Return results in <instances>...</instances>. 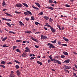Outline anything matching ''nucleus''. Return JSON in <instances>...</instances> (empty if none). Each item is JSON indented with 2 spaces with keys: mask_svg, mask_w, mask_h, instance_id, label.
<instances>
[{
  "mask_svg": "<svg viewBox=\"0 0 77 77\" xmlns=\"http://www.w3.org/2000/svg\"><path fill=\"white\" fill-rule=\"evenodd\" d=\"M65 6H66V7H67V8H69V7H70V5L68 4H66L65 5Z\"/></svg>",
  "mask_w": 77,
  "mask_h": 77,
  "instance_id": "obj_42",
  "label": "nucleus"
},
{
  "mask_svg": "<svg viewBox=\"0 0 77 77\" xmlns=\"http://www.w3.org/2000/svg\"><path fill=\"white\" fill-rule=\"evenodd\" d=\"M6 24H7V26H8V27H11V24L9 23H6Z\"/></svg>",
  "mask_w": 77,
  "mask_h": 77,
  "instance_id": "obj_20",
  "label": "nucleus"
},
{
  "mask_svg": "<svg viewBox=\"0 0 77 77\" xmlns=\"http://www.w3.org/2000/svg\"><path fill=\"white\" fill-rule=\"evenodd\" d=\"M50 21V22H51V23H52L53 22V20L51 18H50L49 19Z\"/></svg>",
  "mask_w": 77,
  "mask_h": 77,
  "instance_id": "obj_49",
  "label": "nucleus"
},
{
  "mask_svg": "<svg viewBox=\"0 0 77 77\" xmlns=\"http://www.w3.org/2000/svg\"><path fill=\"white\" fill-rule=\"evenodd\" d=\"M49 59H50L51 60V61H52L53 60V58L51 57V55H50L49 57Z\"/></svg>",
  "mask_w": 77,
  "mask_h": 77,
  "instance_id": "obj_25",
  "label": "nucleus"
},
{
  "mask_svg": "<svg viewBox=\"0 0 77 77\" xmlns=\"http://www.w3.org/2000/svg\"><path fill=\"white\" fill-rule=\"evenodd\" d=\"M50 7L48 6V7H45V8H47V9H50Z\"/></svg>",
  "mask_w": 77,
  "mask_h": 77,
  "instance_id": "obj_61",
  "label": "nucleus"
},
{
  "mask_svg": "<svg viewBox=\"0 0 77 77\" xmlns=\"http://www.w3.org/2000/svg\"><path fill=\"white\" fill-rule=\"evenodd\" d=\"M16 6L17 8H21L23 6V5L21 4L20 3H17L15 5Z\"/></svg>",
  "mask_w": 77,
  "mask_h": 77,
  "instance_id": "obj_4",
  "label": "nucleus"
},
{
  "mask_svg": "<svg viewBox=\"0 0 77 77\" xmlns=\"http://www.w3.org/2000/svg\"><path fill=\"white\" fill-rule=\"evenodd\" d=\"M58 45H61V42H58Z\"/></svg>",
  "mask_w": 77,
  "mask_h": 77,
  "instance_id": "obj_56",
  "label": "nucleus"
},
{
  "mask_svg": "<svg viewBox=\"0 0 77 77\" xmlns=\"http://www.w3.org/2000/svg\"><path fill=\"white\" fill-rule=\"evenodd\" d=\"M17 48V46H13V50H14L15 49H16Z\"/></svg>",
  "mask_w": 77,
  "mask_h": 77,
  "instance_id": "obj_35",
  "label": "nucleus"
},
{
  "mask_svg": "<svg viewBox=\"0 0 77 77\" xmlns=\"http://www.w3.org/2000/svg\"><path fill=\"white\" fill-rule=\"evenodd\" d=\"M16 51L17 52H18V53H21V51L19 50V49H16Z\"/></svg>",
  "mask_w": 77,
  "mask_h": 77,
  "instance_id": "obj_32",
  "label": "nucleus"
},
{
  "mask_svg": "<svg viewBox=\"0 0 77 77\" xmlns=\"http://www.w3.org/2000/svg\"><path fill=\"white\" fill-rule=\"evenodd\" d=\"M69 61H70L69 59L66 60H65V62L66 63H68L69 62Z\"/></svg>",
  "mask_w": 77,
  "mask_h": 77,
  "instance_id": "obj_11",
  "label": "nucleus"
},
{
  "mask_svg": "<svg viewBox=\"0 0 77 77\" xmlns=\"http://www.w3.org/2000/svg\"><path fill=\"white\" fill-rule=\"evenodd\" d=\"M74 66L75 67V68H76V69H77V66L76 64H74Z\"/></svg>",
  "mask_w": 77,
  "mask_h": 77,
  "instance_id": "obj_59",
  "label": "nucleus"
},
{
  "mask_svg": "<svg viewBox=\"0 0 77 77\" xmlns=\"http://www.w3.org/2000/svg\"><path fill=\"white\" fill-rule=\"evenodd\" d=\"M12 63L11 62H9L8 63H7V64L8 65H9V64H10V65L12 64Z\"/></svg>",
  "mask_w": 77,
  "mask_h": 77,
  "instance_id": "obj_55",
  "label": "nucleus"
},
{
  "mask_svg": "<svg viewBox=\"0 0 77 77\" xmlns=\"http://www.w3.org/2000/svg\"><path fill=\"white\" fill-rule=\"evenodd\" d=\"M48 63H50V62H51V60L49 59L48 60Z\"/></svg>",
  "mask_w": 77,
  "mask_h": 77,
  "instance_id": "obj_54",
  "label": "nucleus"
},
{
  "mask_svg": "<svg viewBox=\"0 0 77 77\" xmlns=\"http://www.w3.org/2000/svg\"><path fill=\"white\" fill-rule=\"evenodd\" d=\"M47 45L48 46H49V48H55V47L51 43H48L47 44Z\"/></svg>",
  "mask_w": 77,
  "mask_h": 77,
  "instance_id": "obj_3",
  "label": "nucleus"
},
{
  "mask_svg": "<svg viewBox=\"0 0 77 77\" xmlns=\"http://www.w3.org/2000/svg\"><path fill=\"white\" fill-rule=\"evenodd\" d=\"M22 40H19L16 41V42H21Z\"/></svg>",
  "mask_w": 77,
  "mask_h": 77,
  "instance_id": "obj_41",
  "label": "nucleus"
},
{
  "mask_svg": "<svg viewBox=\"0 0 77 77\" xmlns=\"http://www.w3.org/2000/svg\"><path fill=\"white\" fill-rule=\"evenodd\" d=\"M47 38V36H45L44 35L42 34L41 35V39H45Z\"/></svg>",
  "mask_w": 77,
  "mask_h": 77,
  "instance_id": "obj_5",
  "label": "nucleus"
},
{
  "mask_svg": "<svg viewBox=\"0 0 77 77\" xmlns=\"http://www.w3.org/2000/svg\"><path fill=\"white\" fill-rule=\"evenodd\" d=\"M10 76H10L9 77H15V75L13 74H11Z\"/></svg>",
  "mask_w": 77,
  "mask_h": 77,
  "instance_id": "obj_29",
  "label": "nucleus"
},
{
  "mask_svg": "<svg viewBox=\"0 0 77 77\" xmlns=\"http://www.w3.org/2000/svg\"><path fill=\"white\" fill-rule=\"evenodd\" d=\"M61 57V58H65V55H61L60 56Z\"/></svg>",
  "mask_w": 77,
  "mask_h": 77,
  "instance_id": "obj_44",
  "label": "nucleus"
},
{
  "mask_svg": "<svg viewBox=\"0 0 77 77\" xmlns=\"http://www.w3.org/2000/svg\"><path fill=\"white\" fill-rule=\"evenodd\" d=\"M29 36H31V39L32 40H33V41H35V42H38L37 39L34 38L32 36L30 35Z\"/></svg>",
  "mask_w": 77,
  "mask_h": 77,
  "instance_id": "obj_6",
  "label": "nucleus"
},
{
  "mask_svg": "<svg viewBox=\"0 0 77 77\" xmlns=\"http://www.w3.org/2000/svg\"><path fill=\"white\" fill-rule=\"evenodd\" d=\"M40 33H41V32H36L35 33V34H36V35H37V34L38 35V34H39Z\"/></svg>",
  "mask_w": 77,
  "mask_h": 77,
  "instance_id": "obj_47",
  "label": "nucleus"
},
{
  "mask_svg": "<svg viewBox=\"0 0 77 77\" xmlns=\"http://www.w3.org/2000/svg\"><path fill=\"white\" fill-rule=\"evenodd\" d=\"M35 4L36 5H37V6H38V8H41V5H40V4H39V3H37V2H35Z\"/></svg>",
  "mask_w": 77,
  "mask_h": 77,
  "instance_id": "obj_10",
  "label": "nucleus"
},
{
  "mask_svg": "<svg viewBox=\"0 0 77 77\" xmlns=\"http://www.w3.org/2000/svg\"><path fill=\"white\" fill-rule=\"evenodd\" d=\"M57 60H55V58H54L53 59V60H52V61L53 62V61H54L55 62V63H57V62H56V61Z\"/></svg>",
  "mask_w": 77,
  "mask_h": 77,
  "instance_id": "obj_28",
  "label": "nucleus"
},
{
  "mask_svg": "<svg viewBox=\"0 0 77 77\" xmlns=\"http://www.w3.org/2000/svg\"><path fill=\"white\" fill-rule=\"evenodd\" d=\"M19 25H20V26H24V24H23L22 22L21 21H19Z\"/></svg>",
  "mask_w": 77,
  "mask_h": 77,
  "instance_id": "obj_17",
  "label": "nucleus"
},
{
  "mask_svg": "<svg viewBox=\"0 0 77 77\" xmlns=\"http://www.w3.org/2000/svg\"><path fill=\"white\" fill-rule=\"evenodd\" d=\"M14 62H16V63H17L20 64V62L19 61H17V60H15L14 61Z\"/></svg>",
  "mask_w": 77,
  "mask_h": 77,
  "instance_id": "obj_34",
  "label": "nucleus"
},
{
  "mask_svg": "<svg viewBox=\"0 0 77 77\" xmlns=\"http://www.w3.org/2000/svg\"><path fill=\"white\" fill-rule=\"evenodd\" d=\"M6 62L4 61H2L1 62V65H3V64H5Z\"/></svg>",
  "mask_w": 77,
  "mask_h": 77,
  "instance_id": "obj_18",
  "label": "nucleus"
},
{
  "mask_svg": "<svg viewBox=\"0 0 77 77\" xmlns=\"http://www.w3.org/2000/svg\"><path fill=\"white\" fill-rule=\"evenodd\" d=\"M73 53L74 54H77V53L75 52H73Z\"/></svg>",
  "mask_w": 77,
  "mask_h": 77,
  "instance_id": "obj_64",
  "label": "nucleus"
},
{
  "mask_svg": "<svg viewBox=\"0 0 77 77\" xmlns=\"http://www.w3.org/2000/svg\"><path fill=\"white\" fill-rule=\"evenodd\" d=\"M37 63L38 64H39L41 65H42V62H41L40 61H37Z\"/></svg>",
  "mask_w": 77,
  "mask_h": 77,
  "instance_id": "obj_19",
  "label": "nucleus"
},
{
  "mask_svg": "<svg viewBox=\"0 0 77 77\" xmlns=\"http://www.w3.org/2000/svg\"><path fill=\"white\" fill-rule=\"evenodd\" d=\"M34 59V58H33V57H32L30 58V60H32V59Z\"/></svg>",
  "mask_w": 77,
  "mask_h": 77,
  "instance_id": "obj_58",
  "label": "nucleus"
},
{
  "mask_svg": "<svg viewBox=\"0 0 77 77\" xmlns=\"http://www.w3.org/2000/svg\"><path fill=\"white\" fill-rule=\"evenodd\" d=\"M46 25H45V26H46L47 27V26H48V25H49L48 23H46Z\"/></svg>",
  "mask_w": 77,
  "mask_h": 77,
  "instance_id": "obj_57",
  "label": "nucleus"
},
{
  "mask_svg": "<svg viewBox=\"0 0 77 77\" xmlns=\"http://www.w3.org/2000/svg\"><path fill=\"white\" fill-rule=\"evenodd\" d=\"M64 66H65V69H70L71 67V66H66V65Z\"/></svg>",
  "mask_w": 77,
  "mask_h": 77,
  "instance_id": "obj_7",
  "label": "nucleus"
},
{
  "mask_svg": "<svg viewBox=\"0 0 77 77\" xmlns=\"http://www.w3.org/2000/svg\"><path fill=\"white\" fill-rule=\"evenodd\" d=\"M22 57H27V55H26V53H23L22 54Z\"/></svg>",
  "mask_w": 77,
  "mask_h": 77,
  "instance_id": "obj_12",
  "label": "nucleus"
},
{
  "mask_svg": "<svg viewBox=\"0 0 77 77\" xmlns=\"http://www.w3.org/2000/svg\"><path fill=\"white\" fill-rule=\"evenodd\" d=\"M15 12L16 13V14H21V12L15 11Z\"/></svg>",
  "mask_w": 77,
  "mask_h": 77,
  "instance_id": "obj_45",
  "label": "nucleus"
},
{
  "mask_svg": "<svg viewBox=\"0 0 77 77\" xmlns=\"http://www.w3.org/2000/svg\"><path fill=\"white\" fill-rule=\"evenodd\" d=\"M2 20H5V21H11V20L10 19H8L6 18H2Z\"/></svg>",
  "mask_w": 77,
  "mask_h": 77,
  "instance_id": "obj_9",
  "label": "nucleus"
},
{
  "mask_svg": "<svg viewBox=\"0 0 77 77\" xmlns=\"http://www.w3.org/2000/svg\"><path fill=\"white\" fill-rule=\"evenodd\" d=\"M73 76H74L75 77H77V75L75 73H73Z\"/></svg>",
  "mask_w": 77,
  "mask_h": 77,
  "instance_id": "obj_36",
  "label": "nucleus"
},
{
  "mask_svg": "<svg viewBox=\"0 0 77 77\" xmlns=\"http://www.w3.org/2000/svg\"><path fill=\"white\" fill-rule=\"evenodd\" d=\"M23 5H24L26 7V8H27L28 7V5H27V4H26L25 3H22Z\"/></svg>",
  "mask_w": 77,
  "mask_h": 77,
  "instance_id": "obj_22",
  "label": "nucleus"
},
{
  "mask_svg": "<svg viewBox=\"0 0 77 77\" xmlns=\"http://www.w3.org/2000/svg\"><path fill=\"white\" fill-rule=\"evenodd\" d=\"M9 33H13V34H15V33L14 32H12V31H9Z\"/></svg>",
  "mask_w": 77,
  "mask_h": 77,
  "instance_id": "obj_43",
  "label": "nucleus"
},
{
  "mask_svg": "<svg viewBox=\"0 0 77 77\" xmlns=\"http://www.w3.org/2000/svg\"><path fill=\"white\" fill-rule=\"evenodd\" d=\"M35 48H39V46L35 45Z\"/></svg>",
  "mask_w": 77,
  "mask_h": 77,
  "instance_id": "obj_51",
  "label": "nucleus"
},
{
  "mask_svg": "<svg viewBox=\"0 0 77 77\" xmlns=\"http://www.w3.org/2000/svg\"><path fill=\"white\" fill-rule=\"evenodd\" d=\"M63 39H64V40L65 41H66V42H68L69 41V40L68 38H66L65 37H63Z\"/></svg>",
  "mask_w": 77,
  "mask_h": 77,
  "instance_id": "obj_13",
  "label": "nucleus"
},
{
  "mask_svg": "<svg viewBox=\"0 0 77 77\" xmlns=\"http://www.w3.org/2000/svg\"><path fill=\"white\" fill-rule=\"evenodd\" d=\"M54 3H55V4H57V2H56L55 1H54V2H53Z\"/></svg>",
  "mask_w": 77,
  "mask_h": 77,
  "instance_id": "obj_60",
  "label": "nucleus"
},
{
  "mask_svg": "<svg viewBox=\"0 0 77 77\" xmlns=\"http://www.w3.org/2000/svg\"><path fill=\"white\" fill-rule=\"evenodd\" d=\"M4 14H6V15H7L8 16H9L10 17H12V15L9 14L8 13H7L6 12H5Z\"/></svg>",
  "mask_w": 77,
  "mask_h": 77,
  "instance_id": "obj_15",
  "label": "nucleus"
},
{
  "mask_svg": "<svg viewBox=\"0 0 77 77\" xmlns=\"http://www.w3.org/2000/svg\"><path fill=\"white\" fill-rule=\"evenodd\" d=\"M38 15H43V12L42 11Z\"/></svg>",
  "mask_w": 77,
  "mask_h": 77,
  "instance_id": "obj_31",
  "label": "nucleus"
},
{
  "mask_svg": "<svg viewBox=\"0 0 77 77\" xmlns=\"http://www.w3.org/2000/svg\"><path fill=\"white\" fill-rule=\"evenodd\" d=\"M25 49L26 50H28V51H29V48L26 47V48H25Z\"/></svg>",
  "mask_w": 77,
  "mask_h": 77,
  "instance_id": "obj_52",
  "label": "nucleus"
},
{
  "mask_svg": "<svg viewBox=\"0 0 77 77\" xmlns=\"http://www.w3.org/2000/svg\"><path fill=\"white\" fill-rule=\"evenodd\" d=\"M50 9H51V10H54V8H53L52 7H50Z\"/></svg>",
  "mask_w": 77,
  "mask_h": 77,
  "instance_id": "obj_50",
  "label": "nucleus"
},
{
  "mask_svg": "<svg viewBox=\"0 0 77 77\" xmlns=\"http://www.w3.org/2000/svg\"><path fill=\"white\" fill-rule=\"evenodd\" d=\"M51 42L52 43H53V44H55V43H56V39L55 40H54V41H51Z\"/></svg>",
  "mask_w": 77,
  "mask_h": 77,
  "instance_id": "obj_33",
  "label": "nucleus"
},
{
  "mask_svg": "<svg viewBox=\"0 0 77 77\" xmlns=\"http://www.w3.org/2000/svg\"><path fill=\"white\" fill-rule=\"evenodd\" d=\"M44 18L46 20H48V19H49V17H48L47 16H45L44 17Z\"/></svg>",
  "mask_w": 77,
  "mask_h": 77,
  "instance_id": "obj_16",
  "label": "nucleus"
},
{
  "mask_svg": "<svg viewBox=\"0 0 77 77\" xmlns=\"http://www.w3.org/2000/svg\"><path fill=\"white\" fill-rule=\"evenodd\" d=\"M46 26H47V27H49L50 28L51 30V32H53V33H55V32L56 31V29H54V28L51 26L50 25H48Z\"/></svg>",
  "mask_w": 77,
  "mask_h": 77,
  "instance_id": "obj_1",
  "label": "nucleus"
},
{
  "mask_svg": "<svg viewBox=\"0 0 77 77\" xmlns=\"http://www.w3.org/2000/svg\"><path fill=\"white\" fill-rule=\"evenodd\" d=\"M2 68H5V66L4 65H2Z\"/></svg>",
  "mask_w": 77,
  "mask_h": 77,
  "instance_id": "obj_62",
  "label": "nucleus"
},
{
  "mask_svg": "<svg viewBox=\"0 0 77 77\" xmlns=\"http://www.w3.org/2000/svg\"><path fill=\"white\" fill-rule=\"evenodd\" d=\"M16 68L18 69L19 68H20V66L18 65H16L15 66Z\"/></svg>",
  "mask_w": 77,
  "mask_h": 77,
  "instance_id": "obj_27",
  "label": "nucleus"
},
{
  "mask_svg": "<svg viewBox=\"0 0 77 77\" xmlns=\"http://www.w3.org/2000/svg\"><path fill=\"white\" fill-rule=\"evenodd\" d=\"M61 45L63 46H64V47H66V46H67V45H68L67 44H62Z\"/></svg>",
  "mask_w": 77,
  "mask_h": 77,
  "instance_id": "obj_39",
  "label": "nucleus"
},
{
  "mask_svg": "<svg viewBox=\"0 0 77 77\" xmlns=\"http://www.w3.org/2000/svg\"><path fill=\"white\" fill-rule=\"evenodd\" d=\"M35 24H36V25H37V26H38V24H39V23L37 22H35Z\"/></svg>",
  "mask_w": 77,
  "mask_h": 77,
  "instance_id": "obj_38",
  "label": "nucleus"
},
{
  "mask_svg": "<svg viewBox=\"0 0 77 77\" xmlns=\"http://www.w3.org/2000/svg\"><path fill=\"white\" fill-rule=\"evenodd\" d=\"M25 33H29V34H30V33H32V31H25Z\"/></svg>",
  "mask_w": 77,
  "mask_h": 77,
  "instance_id": "obj_14",
  "label": "nucleus"
},
{
  "mask_svg": "<svg viewBox=\"0 0 77 77\" xmlns=\"http://www.w3.org/2000/svg\"><path fill=\"white\" fill-rule=\"evenodd\" d=\"M59 65H61V62L59 60H57L56 61Z\"/></svg>",
  "mask_w": 77,
  "mask_h": 77,
  "instance_id": "obj_24",
  "label": "nucleus"
},
{
  "mask_svg": "<svg viewBox=\"0 0 77 77\" xmlns=\"http://www.w3.org/2000/svg\"><path fill=\"white\" fill-rule=\"evenodd\" d=\"M2 47H9V46H6V44H4L3 45H1Z\"/></svg>",
  "mask_w": 77,
  "mask_h": 77,
  "instance_id": "obj_23",
  "label": "nucleus"
},
{
  "mask_svg": "<svg viewBox=\"0 0 77 77\" xmlns=\"http://www.w3.org/2000/svg\"><path fill=\"white\" fill-rule=\"evenodd\" d=\"M31 18L30 19V20H35V18L34 17H33V16H32L31 17Z\"/></svg>",
  "mask_w": 77,
  "mask_h": 77,
  "instance_id": "obj_30",
  "label": "nucleus"
},
{
  "mask_svg": "<svg viewBox=\"0 0 77 77\" xmlns=\"http://www.w3.org/2000/svg\"><path fill=\"white\" fill-rule=\"evenodd\" d=\"M32 8L34 9H36L37 8L36 7H35V6L33 5H32Z\"/></svg>",
  "mask_w": 77,
  "mask_h": 77,
  "instance_id": "obj_46",
  "label": "nucleus"
},
{
  "mask_svg": "<svg viewBox=\"0 0 77 77\" xmlns=\"http://www.w3.org/2000/svg\"><path fill=\"white\" fill-rule=\"evenodd\" d=\"M16 73L17 74V76L19 77L20 75V74H21V73H20V70H17L16 72Z\"/></svg>",
  "mask_w": 77,
  "mask_h": 77,
  "instance_id": "obj_8",
  "label": "nucleus"
},
{
  "mask_svg": "<svg viewBox=\"0 0 77 77\" xmlns=\"http://www.w3.org/2000/svg\"><path fill=\"white\" fill-rule=\"evenodd\" d=\"M7 39V37L4 38L2 40V41H5V40Z\"/></svg>",
  "mask_w": 77,
  "mask_h": 77,
  "instance_id": "obj_37",
  "label": "nucleus"
},
{
  "mask_svg": "<svg viewBox=\"0 0 77 77\" xmlns=\"http://www.w3.org/2000/svg\"><path fill=\"white\" fill-rule=\"evenodd\" d=\"M72 68L73 69V70H74V71H77V70L75 69V67H73Z\"/></svg>",
  "mask_w": 77,
  "mask_h": 77,
  "instance_id": "obj_48",
  "label": "nucleus"
},
{
  "mask_svg": "<svg viewBox=\"0 0 77 77\" xmlns=\"http://www.w3.org/2000/svg\"><path fill=\"white\" fill-rule=\"evenodd\" d=\"M26 12H24L23 13V14H24V15H32V13L30 12V11L26 10Z\"/></svg>",
  "mask_w": 77,
  "mask_h": 77,
  "instance_id": "obj_2",
  "label": "nucleus"
},
{
  "mask_svg": "<svg viewBox=\"0 0 77 77\" xmlns=\"http://www.w3.org/2000/svg\"><path fill=\"white\" fill-rule=\"evenodd\" d=\"M25 20H26L27 21H29V19L28 17H26V18H25Z\"/></svg>",
  "mask_w": 77,
  "mask_h": 77,
  "instance_id": "obj_53",
  "label": "nucleus"
},
{
  "mask_svg": "<svg viewBox=\"0 0 77 77\" xmlns=\"http://www.w3.org/2000/svg\"><path fill=\"white\" fill-rule=\"evenodd\" d=\"M54 57H55L56 58H57V59H59V57L58 56H55Z\"/></svg>",
  "mask_w": 77,
  "mask_h": 77,
  "instance_id": "obj_63",
  "label": "nucleus"
},
{
  "mask_svg": "<svg viewBox=\"0 0 77 77\" xmlns=\"http://www.w3.org/2000/svg\"><path fill=\"white\" fill-rule=\"evenodd\" d=\"M5 5H6V2H5L3 1L2 4V6H4Z\"/></svg>",
  "mask_w": 77,
  "mask_h": 77,
  "instance_id": "obj_26",
  "label": "nucleus"
},
{
  "mask_svg": "<svg viewBox=\"0 0 77 77\" xmlns=\"http://www.w3.org/2000/svg\"><path fill=\"white\" fill-rule=\"evenodd\" d=\"M53 2L52 1V0H49V3H53Z\"/></svg>",
  "mask_w": 77,
  "mask_h": 77,
  "instance_id": "obj_40",
  "label": "nucleus"
},
{
  "mask_svg": "<svg viewBox=\"0 0 77 77\" xmlns=\"http://www.w3.org/2000/svg\"><path fill=\"white\" fill-rule=\"evenodd\" d=\"M63 53L64 55H68V53L64 51Z\"/></svg>",
  "mask_w": 77,
  "mask_h": 77,
  "instance_id": "obj_21",
  "label": "nucleus"
}]
</instances>
